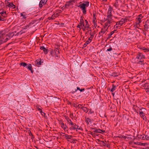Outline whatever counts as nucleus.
Instances as JSON below:
<instances>
[{
	"label": "nucleus",
	"mask_w": 149,
	"mask_h": 149,
	"mask_svg": "<svg viewBox=\"0 0 149 149\" xmlns=\"http://www.w3.org/2000/svg\"><path fill=\"white\" fill-rule=\"evenodd\" d=\"M145 58V56L142 53L138 52L136 55V58H133L132 61L134 63H139L142 65L143 64V59Z\"/></svg>",
	"instance_id": "obj_1"
},
{
	"label": "nucleus",
	"mask_w": 149,
	"mask_h": 149,
	"mask_svg": "<svg viewBox=\"0 0 149 149\" xmlns=\"http://www.w3.org/2000/svg\"><path fill=\"white\" fill-rule=\"evenodd\" d=\"M89 2L86 1L82 4L78 6V7L80 8L82 10V12L84 14H85L86 13V8L89 6Z\"/></svg>",
	"instance_id": "obj_2"
},
{
	"label": "nucleus",
	"mask_w": 149,
	"mask_h": 149,
	"mask_svg": "<svg viewBox=\"0 0 149 149\" xmlns=\"http://www.w3.org/2000/svg\"><path fill=\"white\" fill-rule=\"evenodd\" d=\"M126 20L125 19H122L120 21L116 22V24L114 26V28L117 29L120 27L125 22Z\"/></svg>",
	"instance_id": "obj_3"
},
{
	"label": "nucleus",
	"mask_w": 149,
	"mask_h": 149,
	"mask_svg": "<svg viewBox=\"0 0 149 149\" xmlns=\"http://www.w3.org/2000/svg\"><path fill=\"white\" fill-rule=\"evenodd\" d=\"M107 21L105 23L103 26L108 29L110 26V24L113 22L114 21L112 18H108L107 17Z\"/></svg>",
	"instance_id": "obj_4"
},
{
	"label": "nucleus",
	"mask_w": 149,
	"mask_h": 149,
	"mask_svg": "<svg viewBox=\"0 0 149 149\" xmlns=\"http://www.w3.org/2000/svg\"><path fill=\"white\" fill-rule=\"evenodd\" d=\"M108 28L103 26L99 33V37H100L102 36L104 34H106L107 33L106 32L108 31Z\"/></svg>",
	"instance_id": "obj_5"
},
{
	"label": "nucleus",
	"mask_w": 149,
	"mask_h": 149,
	"mask_svg": "<svg viewBox=\"0 0 149 149\" xmlns=\"http://www.w3.org/2000/svg\"><path fill=\"white\" fill-rule=\"evenodd\" d=\"M113 10V8L111 6H109L107 13V17L108 18H112V12Z\"/></svg>",
	"instance_id": "obj_6"
},
{
	"label": "nucleus",
	"mask_w": 149,
	"mask_h": 149,
	"mask_svg": "<svg viewBox=\"0 0 149 149\" xmlns=\"http://www.w3.org/2000/svg\"><path fill=\"white\" fill-rule=\"evenodd\" d=\"M7 4H8L6 5V8H11L12 9H14L15 7V6L12 3L8 2Z\"/></svg>",
	"instance_id": "obj_7"
},
{
	"label": "nucleus",
	"mask_w": 149,
	"mask_h": 149,
	"mask_svg": "<svg viewBox=\"0 0 149 149\" xmlns=\"http://www.w3.org/2000/svg\"><path fill=\"white\" fill-rule=\"evenodd\" d=\"M142 86L144 89L146 90V92H149V86L147 84L145 83L143 84L142 85Z\"/></svg>",
	"instance_id": "obj_8"
},
{
	"label": "nucleus",
	"mask_w": 149,
	"mask_h": 149,
	"mask_svg": "<svg viewBox=\"0 0 149 149\" xmlns=\"http://www.w3.org/2000/svg\"><path fill=\"white\" fill-rule=\"evenodd\" d=\"M47 0H41L39 4V6L40 8L42 7L47 2Z\"/></svg>",
	"instance_id": "obj_9"
},
{
	"label": "nucleus",
	"mask_w": 149,
	"mask_h": 149,
	"mask_svg": "<svg viewBox=\"0 0 149 149\" xmlns=\"http://www.w3.org/2000/svg\"><path fill=\"white\" fill-rule=\"evenodd\" d=\"M79 26H81V27L84 26L85 24L84 20L82 17H81L80 21L79 23Z\"/></svg>",
	"instance_id": "obj_10"
},
{
	"label": "nucleus",
	"mask_w": 149,
	"mask_h": 149,
	"mask_svg": "<svg viewBox=\"0 0 149 149\" xmlns=\"http://www.w3.org/2000/svg\"><path fill=\"white\" fill-rule=\"evenodd\" d=\"M140 111L142 110V111H139V115L140 116L142 117H143L144 116V113L143 112L145 110V109L144 108H142L141 109H140Z\"/></svg>",
	"instance_id": "obj_11"
},
{
	"label": "nucleus",
	"mask_w": 149,
	"mask_h": 149,
	"mask_svg": "<svg viewBox=\"0 0 149 149\" xmlns=\"http://www.w3.org/2000/svg\"><path fill=\"white\" fill-rule=\"evenodd\" d=\"M91 38H89L88 40L85 42V43L84 44V47H86L87 45L89 44L91 41Z\"/></svg>",
	"instance_id": "obj_12"
},
{
	"label": "nucleus",
	"mask_w": 149,
	"mask_h": 149,
	"mask_svg": "<svg viewBox=\"0 0 149 149\" xmlns=\"http://www.w3.org/2000/svg\"><path fill=\"white\" fill-rule=\"evenodd\" d=\"M42 63V62L40 59L37 60L36 61V65L37 66H39V65H40Z\"/></svg>",
	"instance_id": "obj_13"
},
{
	"label": "nucleus",
	"mask_w": 149,
	"mask_h": 149,
	"mask_svg": "<svg viewBox=\"0 0 149 149\" xmlns=\"http://www.w3.org/2000/svg\"><path fill=\"white\" fill-rule=\"evenodd\" d=\"M40 49L41 50H43L44 53L47 54L48 53V50L46 49L44 46H41L40 47Z\"/></svg>",
	"instance_id": "obj_14"
},
{
	"label": "nucleus",
	"mask_w": 149,
	"mask_h": 149,
	"mask_svg": "<svg viewBox=\"0 0 149 149\" xmlns=\"http://www.w3.org/2000/svg\"><path fill=\"white\" fill-rule=\"evenodd\" d=\"M77 125L75 123H73V125H71V127H70V130H76L77 127H76Z\"/></svg>",
	"instance_id": "obj_15"
},
{
	"label": "nucleus",
	"mask_w": 149,
	"mask_h": 149,
	"mask_svg": "<svg viewBox=\"0 0 149 149\" xmlns=\"http://www.w3.org/2000/svg\"><path fill=\"white\" fill-rule=\"evenodd\" d=\"M0 14L1 15L2 17H5L6 16V12L4 11H2L0 13Z\"/></svg>",
	"instance_id": "obj_16"
},
{
	"label": "nucleus",
	"mask_w": 149,
	"mask_h": 149,
	"mask_svg": "<svg viewBox=\"0 0 149 149\" xmlns=\"http://www.w3.org/2000/svg\"><path fill=\"white\" fill-rule=\"evenodd\" d=\"M65 136V137L66 139H67L68 141H69V139H71L72 137V136H69L68 134H66L65 135H64Z\"/></svg>",
	"instance_id": "obj_17"
},
{
	"label": "nucleus",
	"mask_w": 149,
	"mask_h": 149,
	"mask_svg": "<svg viewBox=\"0 0 149 149\" xmlns=\"http://www.w3.org/2000/svg\"><path fill=\"white\" fill-rule=\"evenodd\" d=\"M94 132L96 133H102V132H104L105 131L100 129H98L97 130H95Z\"/></svg>",
	"instance_id": "obj_18"
},
{
	"label": "nucleus",
	"mask_w": 149,
	"mask_h": 149,
	"mask_svg": "<svg viewBox=\"0 0 149 149\" xmlns=\"http://www.w3.org/2000/svg\"><path fill=\"white\" fill-rule=\"evenodd\" d=\"M27 68L28 69L31 71L32 73L33 72V71L32 70V67L31 64H29Z\"/></svg>",
	"instance_id": "obj_19"
},
{
	"label": "nucleus",
	"mask_w": 149,
	"mask_h": 149,
	"mask_svg": "<svg viewBox=\"0 0 149 149\" xmlns=\"http://www.w3.org/2000/svg\"><path fill=\"white\" fill-rule=\"evenodd\" d=\"M116 86L114 85V84H113L112 85V87L111 88L110 91L111 92H113L115 90H116Z\"/></svg>",
	"instance_id": "obj_20"
},
{
	"label": "nucleus",
	"mask_w": 149,
	"mask_h": 149,
	"mask_svg": "<svg viewBox=\"0 0 149 149\" xmlns=\"http://www.w3.org/2000/svg\"><path fill=\"white\" fill-rule=\"evenodd\" d=\"M68 123L71 125H73V123L72 122L71 120L69 119L68 118H67L66 120Z\"/></svg>",
	"instance_id": "obj_21"
},
{
	"label": "nucleus",
	"mask_w": 149,
	"mask_h": 149,
	"mask_svg": "<svg viewBox=\"0 0 149 149\" xmlns=\"http://www.w3.org/2000/svg\"><path fill=\"white\" fill-rule=\"evenodd\" d=\"M81 109L85 112L87 113L88 111V109H87L86 107L83 106L82 108Z\"/></svg>",
	"instance_id": "obj_22"
},
{
	"label": "nucleus",
	"mask_w": 149,
	"mask_h": 149,
	"mask_svg": "<svg viewBox=\"0 0 149 149\" xmlns=\"http://www.w3.org/2000/svg\"><path fill=\"white\" fill-rule=\"evenodd\" d=\"M96 19V17L93 18V23L94 24L95 26H97V22L95 20Z\"/></svg>",
	"instance_id": "obj_23"
},
{
	"label": "nucleus",
	"mask_w": 149,
	"mask_h": 149,
	"mask_svg": "<svg viewBox=\"0 0 149 149\" xmlns=\"http://www.w3.org/2000/svg\"><path fill=\"white\" fill-rule=\"evenodd\" d=\"M85 121L87 123V124H88L89 122L90 123L91 122V119L89 118H86Z\"/></svg>",
	"instance_id": "obj_24"
},
{
	"label": "nucleus",
	"mask_w": 149,
	"mask_h": 149,
	"mask_svg": "<svg viewBox=\"0 0 149 149\" xmlns=\"http://www.w3.org/2000/svg\"><path fill=\"white\" fill-rule=\"evenodd\" d=\"M141 18H137L136 20V24H139L141 22Z\"/></svg>",
	"instance_id": "obj_25"
},
{
	"label": "nucleus",
	"mask_w": 149,
	"mask_h": 149,
	"mask_svg": "<svg viewBox=\"0 0 149 149\" xmlns=\"http://www.w3.org/2000/svg\"><path fill=\"white\" fill-rule=\"evenodd\" d=\"M115 2L113 5V6H115L116 8H117L119 7V5L118 4V2L117 1V0Z\"/></svg>",
	"instance_id": "obj_26"
},
{
	"label": "nucleus",
	"mask_w": 149,
	"mask_h": 149,
	"mask_svg": "<svg viewBox=\"0 0 149 149\" xmlns=\"http://www.w3.org/2000/svg\"><path fill=\"white\" fill-rule=\"evenodd\" d=\"M54 54H59V51L58 49H55L54 50Z\"/></svg>",
	"instance_id": "obj_27"
},
{
	"label": "nucleus",
	"mask_w": 149,
	"mask_h": 149,
	"mask_svg": "<svg viewBox=\"0 0 149 149\" xmlns=\"http://www.w3.org/2000/svg\"><path fill=\"white\" fill-rule=\"evenodd\" d=\"M56 17L54 15H53L51 17H48V19L49 20H53L55 19V17Z\"/></svg>",
	"instance_id": "obj_28"
},
{
	"label": "nucleus",
	"mask_w": 149,
	"mask_h": 149,
	"mask_svg": "<svg viewBox=\"0 0 149 149\" xmlns=\"http://www.w3.org/2000/svg\"><path fill=\"white\" fill-rule=\"evenodd\" d=\"M19 64L20 65L24 67H26V68L27 67V64L25 63L22 62L20 63Z\"/></svg>",
	"instance_id": "obj_29"
},
{
	"label": "nucleus",
	"mask_w": 149,
	"mask_h": 149,
	"mask_svg": "<svg viewBox=\"0 0 149 149\" xmlns=\"http://www.w3.org/2000/svg\"><path fill=\"white\" fill-rule=\"evenodd\" d=\"M85 22L86 23V24L85 25V26L87 28H88L89 26V25L88 24V22L86 20H85Z\"/></svg>",
	"instance_id": "obj_30"
},
{
	"label": "nucleus",
	"mask_w": 149,
	"mask_h": 149,
	"mask_svg": "<svg viewBox=\"0 0 149 149\" xmlns=\"http://www.w3.org/2000/svg\"><path fill=\"white\" fill-rule=\"evenodd\" d=\"M5 40H2V43L5 42L7 41L8 40V38L6 37V36L5 37Z\"/></svg>",
	"instance_id": "obj_31"
},
{
	"label": "nucleus",
	"mask_w": 149,
	"mask_h": 149,
	"mask_svg": "<svg viewBox=\"0 0 149 149\" xmlns=\"http://www.w3.org/2000/svg\"><path fill=\"white\" fill-rule=\"evenodd\" d=\"M41 115L42 116H44V117L45 118H47V116L46 115V114L43 111H41Z\"/></svg>",
	"instance_id": "obj_32"
},
{
	"label": "nucleus",
	"mask_w": 149,
	"mask_h": 149,
	"mask_svg": "<svg viewBox=\"0 0 149 149\" xmlns=\"http://www.w3.org/2000/svg\"><path fill=\"white\" fill-rule=\"evenodd\" d=\"M21 16H22L25 19L26 18V15L24 13H21Z\"/></svg>",
	"instance_id": "obj_33"
},
{
	"label": "nucleus",
	"mask_w": 149,
	"mask_h": 149,
	"mask_svg": "<svg viewBox=\"0 0 149 149\" xmlns=\"http://www.w3.org/2000/svg\"><path fill=\"white\" fill-rule=\"evenodd\" d=\"M114 33V31H111L108 35L109 38H110L111 37V36Z\"/></svg>",
	"instance_id": "obj_34"
},
{
	"label": "nucleus",
	"mask_w": 149,
	"mask_h": 149,
	"mask_svg": "<svg viewBox=\"0 0 149 149\" xmlns=\"http://www.w3.org/2000/svg\"><path fill=\"white\" fill-rule=\"evenodd\" d=\"M145 140H149V136L148 135H145L144 137Z\"/></svg>",
	"instance_id": "obj_35"
},
{
	"label": "nucleus",
	"mask_w": 149,
	"mask_h": 149,
	"mask_svg": "<svg viewBox=\"0 0 149 149\" xmlns=\"http://www.w3.org/2000/svg\"><path fill=\"white\" fill-rule=\"evenodd\" d=\"M112 50H113L112 48L111 47V46H110L109 47V48L107 49L106 51L107 52L111 51H112Z\"/></svg>",
	"instance_id": "obj_36"
},
{
	"label": "nucleus",
	"mask_w": 149,
	"mask_h": 149,
	"mask_svg": "<svg viewBox=\"0 0 149 149\" xmlns=\"http://www.w3.org/2000/svg\"><path fill=\"white\" fill-rule=\"evenodd\" d=\"M145 136V135H143L140 136L139 138L142 139L144 140V137Z\"/></svg>",
	"instance_id": "obj_37"
},
{
	"label": "nucleus",
	"mask_w": 149,
	"mask_h": 149,
	"mask_svg": "<svg viewBox=\"0 0 149 149\" xmlns=\"http://www.w3.org/2000/svg\"><path fill=\"white\" fill-rule=\"evenodd\" d=\"M83 106L81 104H78L77 106V107L79 108H80L81 109L83 107Z\"/></svg>",
	"instance_id": "obj_38"
},
{
	"label": "nucleus",
	"mask_w": 149,
	"mask_h": 149,
	"mask_svg": "<svg viewBox=\"0 0 149 149\" xmlns=\"http://www.w3.org/2000/svg\"><path fill=\"white\" fill-rule=\"evenodd\" d=\"M140 48L143 50H147V49L146 48L143 47H141Z\"/></svg>",
	"instance_id": "obj_39"
},
{
	"label": "nucleus",
	"mask_w": 149,
	"mask_h": 149,
	"mask_svg": "<svg viewBox=\"0 0 149 149\" xmlns=\"http://www.w3.org/2000/svg\"><path fill=\"white\" fill-rule=\"evenodd\" d=\"M90 35L91 36L90 38H91V40H92L94 36V35L92 33H90Z\"/></svg>",
	"instance_id": "obj_40"
},
{
	"label": "nucleus",
	"mask_w": 149,
	"mask_h": 149,
	"mask_svg": "<svg viewBox=\"0 0 149 149\" xmlns=\"http://www.w3.org/2000/svg\"><path fill=\"white\" fill-rule=\"evenodd\" d=\"M36 109L38 111H40V112L41 113V111H42L41 109L40 108L38 107H36Z\"/></svg>",
	"instance_id": "obj_41"
},
{
	"label": "nucleus",
	"mask_w": 149,
	"mask_h": 149,
	"mask_svg": "<svg viewBox=\"0 0 149 149\" xmlns=\"http://www.w3.org/2000/svg\"><path fill=\"white\" fill-rule=\"evenodd\" d=\"M53 52H54V50H52L51 52V54L52 55V56H54V53Z\"/></svg>",
	"instance_id": "obj_42"
},
{
	"label": "nucleus",
	"mask_w": 149,
	"mask_h": 149,
	"mask_svg": "<svg viewBox=\"0 0 149 149\" xmlns=\"http://www.w3.org/2000/svg\"><path fill=\"white\" fill-rule=\"evenodd\" d=\"M63 130H65L66 129L68 128V127L65 125V126H64V127L63 128Z\"/></svg>",
	"instance_id": "obj_43"
},
{
	"label": "nucleus",
	"mask_w": 149,
	"mask_h": 149,
	"mask_svg": "<svg viewBox=\"0 0 149 149\" xmlns=\"http://www.w3.org/2000/svg\"><path fill=\"white\" fill-rule=\"evenodd\" d=\"M76 141V140H74V139H72V141L71 142V143H76V142H75V141Z\"/></svg>",
	"instance_id": "obj_44"
},
{
	"label": "nucleus",
	"mask_w": 149,
	"mask_h": 149,
	"mask_svg": "<svg viewBox=\"0 0 149 149\" xmlns=\"http://www.w3.org/2000/svg\"><path fill=\"white\" fill-rule=\"evenodd\" d=\"M77 27L78 28H79L80 29V30H81V26H79V24L77 25Z\"/></svg>",
	"instance_id": "obj_45"
},
{
	"label": "nucleus",
	"mask_w": 149,
	"mask_h": 149,
	"mask_svg": "<svg viewBox=\"0 0 149 149\" xmlns=\"http://www.w3.org/2000/svg\"><path fill=\"white\" fill-rule=\"evenodd\" d=\"M61 127L62 128H63L64 127V126H65L64 124V123H63L62 122L61 123Z\"/></svg>",
	"instance_id": "obj_46"
},
{
	"label": "nucleus",
	"mask_w": 149,
	"mask_h": 149,
	"mask_svg": "<svg viewBox=\"0 0 149 149\" xmlns=\"http://www.w3.org/2000/svg\"><path fill=\"white\" fill-rule=\"evenodd\" d=\"M80 88L79 87H77V89L75 90V91H74V92H76L77 91V90H79L80 91Z\"/></svg>",
	"instance_id": "obj_47"
},
{
	"label": "nucleus",
	"mask_w": 149,
	"mask_h": 149,
	"mask_svg": "<svg viewBox=\"0 0 149 149\" xmlns=\"http://www.w3.org/2000/svg\"><path fill=\"white\" fill-rule=\"evenodd\" d=\"M82 129V127H80L79 128L77 127V130H76V131H78V130H81Z\"/></svg>",
	"instance_id": "obj_48"
},
{
	"label": "nucleus",
	"mask_w": 149,
	"mask_h": 149,
	"mask_svg": "<svg viewBox=\"0 0 149 149\" xmlns=\"http://www.w3.org/2000/svg\"><path fill=\"white\" fill-rule=\"evenodd\" d=\"M59 54H57L54 55V56L56 57L57 58L59 57Z\"/></svg>",
	"instance_id": "obj_49"
},
{
	"label": "nucleus",
	"mask_w": 149,
	"mask_h": 149,
	"mask_svg": "<svg viewBox=\"0 0 149 149\" xmlns=\"http://www.w3.org/2000/svg\"><path fill=\"white\" fill-rule=\"evenodd\" d=\"M81 28L82 29L84 30V31L85 30V29L87 28L86 27L84 26V27H81Z\"/></svg>",
	"instance_id": "obj_50"
},
{
	"label": "nucleus",
	"mask_w": 149,
	"mask_h": 149,
	"mask_svg": "<svg viewBox=\"0 0 149 149\" xmlns=\"http://www.w3.org/2000/svg\"><path fill=\"white\" fill-rule=\"evenodd\" d=\"M139 17H138V18H141V19L142 18V16L141 15H140L139 16Z\"/></svg>",
	"instance_id": "obj_51"
},
{
	"label": "nucleus",
	"mask_w": 149,
	"mask_h": 149,
	"mask_svg": "<svg viewBox=\"0 0 149 149\" xmlns=\"http://www.w3.org/2000/svg\"><path fill=\"white\" fill-rule=\"evenodd\" d=\"M90 111L88 113H90V114L92 113H93V111H92L91 109L90 110Z\"/></svg>",
	"instance_id": "obj_52"
},
{
	"label": "nucleus",
	"mask_w": 149,
	"mask_h": 149,
	"mask_svg": "<svg viewBox=\"0 0 149 149\" xmlns=\"http://www.w3.org/2000/svg\"><path fill=\"white\" fill-rule=\"evenodd\" d=\"M84 90H85L84 88H83V89H80V91L81 92H82L83 91H84Z\"/></svg>",
	"instance_id": "obj_53"
},
{
	"label": "nucleus",
	"mask_w": 149,
	"mask_h": 149,
	"mask_svg": "<svg viewBox=\"0 0 149 149\" xmlns=\"http://www.w3.org/2000/svg\"><path fill=\"white\" fill-rule=\"evenodd\" d=\"M3 4V3L1 1H0V6H1Z\"/></svg>",
	"instance_id": "obj_54"
},
{
	"label": "nucleus",
	"mask_w": 149,
	"mask_h": 149,
	"mask_svg": "<svg viewBox=\"0 0 149 149\" xmlns=\"http://www.w3.org/2000/svg\"><path fill=\"white\" fill-rule=\"evenodd\" d=\"M9 0H5V2H7V3H8V2H9Z\"/></svg>",
	"instance_id": "obj_55"
},
{
	"label": "nucleus",
	"mask_w": 149,
	"mask_h": 149,
	"mask_svg": "<svg viewBox=\"0 0 149 149\" xmlns=\"http://www.w3.org/2000/svg\"><path fill=\"white\" fill-rule=\"evenodd\" d=\"M2 40H5V37L2 39H1V43H2Z\"/></svg>",
	"instance_id": "obj_56"
},
{
	"label": "nucleus",
	"mask_w": 149,
	"mask_h": 149,
	"mask_svg": "<svg viewBox=\"0 0 149 149\" xmlns=\"http://www.w3.org/2000/svg\"><path fill=\"white\" fill-rule=\"evenodd\" d=\"M95 15H95V14L94 13L93 15V18L95 17Z\"/></svg>",
	"instance_id": "obj_57"
},
{
	"label": "nucleus",
	"mask_w": 149,
	"mask_h": 149,
	"mask_svg": "<svg viewBox=\"0 0 149 149\" xmlns=\"http://www.w3.org/2000/svg\"><path fill=\"white\" fill-rule=\"evenodd\" d=\"M116 31V30H114L113 31H114V33Z\"/></svg>",
	"instance_id": "obj_58"
},
{
	"label": "nucleus",
	"mask_w": 149,
	"mask_h": 149,
	"mask_svg": "<svg viewBox=\"0 0 149 149\" xmlns=\"http://www.w3.org/2000/svg\"><path fill=\"white\" fill-rule=\"evenodd\" d=\"M146 26H146V25L144 26V27L145 28H147V27Z\"/></svg>",
	"instance_id": "obj_59"
},
{
	"label": "nucleus",
	"mask_w": 149,
	"mask_h": 149,
	"mask_svg": "<svg viewBox=\"0 0 149 149\" xmlns=\"http://www.w3.org/2000/svg\"><path fill=\"white\" fill-rule=\"evenodd\" d=\"M91 135H93V132H91Z\"/></svg>",
	"instance_id": "obj_60"
},
{
	"label": "nucleus",
	"mask_w": 149,
	"mask_h": 149,
	"mask_svg": "<svg viewBox=\"0 0 149 149\" xmlns=\"http://www.w3.org/2000/svg\"><path fill=\"white\" fill-rule=\"evenodd\" d=\"M123 138H125H125H126V136H123Z\"/></svg>",
	"instance_id": "obj_61"
},
{
	"label": "nucleus",
	"mask_w": 149,
	"mask_h": 149,
	"mask_svg": "<svg viewBox=\"0 0 149 149\" xmlns=\"http://www.w3.org/2000/svg\"><path fill=\"white\" fill-rule=\"evenodd\" d=\"M90 33H92V31H91V30H90Z\"/></svg>",
	"instance_id": "obj_62"
},
{
	"label": "nucleus",
	"mask_w": 149,
	"mask_h": 149,
	"mask_svg": "<svg viewBox=\"0 0 149 149\" xmlns=\"http://www.w3.org/2000/svg\"><path fill=\"white\" fill-rule=\"evenodd\" d=\"M77 127L79 128V126H78V125H77Z\"/></svg>",
	"instance_id": "obj_63"
},
{
	"label": "nucleus",
	"mask_w": 149,
	"mask_h": 149,
	"mask_svg": "<svg viewBox=\"0 0 149 149\" xmlns=\"http://www.w3.org/2000/svg\"><path fill=\"white\" fill-rule=\"evenodd\" d=\"M112 94L113 95H114V93H112Z\"/></svg>",
	"instance_id": "obj_64"
}]
</instances>
